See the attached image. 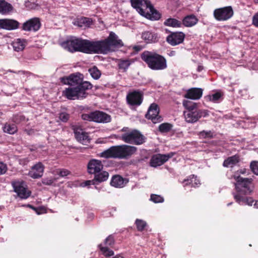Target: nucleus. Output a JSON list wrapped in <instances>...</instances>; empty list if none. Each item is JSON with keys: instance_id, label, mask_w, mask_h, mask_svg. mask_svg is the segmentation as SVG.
<instances>
[{"instance_id": "f257e3e1", "label": "nucleus", "mask_w": 258, "mask_h": 258, "mask_svg": "<svg viewBox=\"0 0 258 258\" xmlns=\"http://www.w3.org/2000/svg\"><path fill=\"white\" fill-rule=\"evenodd\" d=\"M122 41L113 32L102 41H90L76 37H71L60 43L64 49L71 52L81 51L87 53L107 54L123 46Z\"/></svg>"}, {"instance_id": "9d476101", "label": "nucleus", "mask_w": 258, "mask_h": 258, "mask_svg": "<svg viewBox=\"0 0 258 258\" xmlns=\"http://www.w3.org/2000/svg\"><path fill=\"white\" fill-rule=\"evenodd\" d=\"M14 191L22 199H27L31 195V192L28 189L26 183L23 181L17 180L12 182Z\"/></svg>"}, {"instance_id": "3c124183", "label": "nucleus", "mask_w": 258, "mask_h": 258, "mask_svg": "<svg viewBox=\"0 0 258 258\" xmlns=\"http://www.w3.org/2000/svg\"><path fill=\"white\" fill-rule=\"evenodd\" d=\"M96 181L95 178L93 180H87L85 182V186H88V185H90L91 184H96Z\"/></svg>"}, {"instance_id": "a211bd4d", "label": "nucleus", "mask_w": 258, "mask_h": 258, "mask_svg": "<svg viewBox=\"0 0 258 258\" xmlns=\"http://www.w3.org/2000/svg\"><path fill=\"white\" fill-rule=\"evenodd\" d=\"M40 27V22L38 18L31 19L23 25V29L25 31H37Z\"/></svg>"}, {"instance_id": "ddd939ff", "label": "nucleus", "mask_w": 258, "mask_h": 258, "mask_svg": "<svg viewBox=\"0 0 258 258\" xmlns=\"http://www.w3.org/2000/svg\"><path fill=\"white\" fill-rule=\"evenodd\" d=\"M185 34L182 32H173L166 38L167 42L172 46L178 45L183 42Z\"/></svg>"}, {"instance_id": "603ef678", "label": "nucleus", "mask_w": 258, "mask_h": 258, "mask_svg": "<svg viewBox=\"0 0 258 258\" xmlns=\"http://www.w3.org/2000/svg\"><path fill=\"white\" fill-rule=\"evenodd\" d=\"M253 206L255 208L258 209V201L255 202L254 204H253Z\"/></svg>"}, {"instance_id": "b1692460", "label": "nucleus", "mask_w": 258, "mask_h": 258, "mask_svg": "<svg viewBox=\"0 0 258 258\" xmlns=\"http://www.w3.org/2000/svg\"><path fill=\"white\" fill-rule=\"evenodd\" d=\"M203 94V90L200 88H191L189 89L185 94L184 97L193 100L200 99Z\"/></svg>"}, {"instance_id": "473e14b6", "label": "nucleus", "mask_w": 258, "mask_h": 258, "mask_svg": "<svg viewBox=\"0 0 258 258\" xmlns=\"http://www.w3.org/2000/svg\"><path fill=\"white\" fill-rule=\"evenodd\" d=\"M108 173L106 171H100L95 174V179L96 182H101L106 181L108 178Z\"/></svg>"}, {"instance_id": "72a5a7b5", "label": "nucleus", "mask_w": 258, "mask_h": 258, "mask_svg": "<svg viewBox=\"0 0 258 258\" xmlns=\"http://www.w3.org/2000/svg\"><path fill=\"white\" fill-rule=\"evenodd\" d=\"M3 131L5 133L14 134L17 131V127L14 124L6 123L3 127Z\"/></svg>"}, {"instance_id": "7c9ffc66", "label": "nucleus", "mask_w": 258, "mask_h": 258, "mask_svg": "<svg viewBox=\"0 0 258 258\" xmlns=\"http://www.w3.org/2000/svg\"><path fill=\"white\" fill-rule=\"evenodd\" d=\"M164 24L165 26L173 28H180L182 26V23L174 18H168L165 21Z\"/></svg>"}, {"instance_id": "a18cd8bd", "label": "nucleus", "mask_w": 258, "mask_h": 258, "mask_svg": "<svg viewBox=\"0 0 258 258\" xmlns=\"http://www.w3.org/2000/svg\"><path fill=\"white\" fill-rule=\"evenodd\" d=\"M57 172L62 177L66 176L70 173V171L67 169H59Z\"/></svg>"}, {"instance_id": "a19ab883", "label": "nucleus", "mask_w": 258, "mask_h": 258, "mask_svg": "<svg viewBox=\"0 0 258 258\" xmlns=\"http://www.w3.org/2000/svg\"><path fill=\"white\" fill-rule=\"evenodd\" d=\"M199 135L201 138H211L213 134L211 131H203L199 133Z\"/></svg>"}, {"instance_id": "393cba45", "label": "nucleus", "mask_w": 258, "mask_h": 258, "mask_svg": "<svg viewBox=\"0 0 258 258\" xmlns=\"http://www.w3.org/2000/svg\"><path fill=\"white\" fill-rule=\"evenodd\" d=\"M128 182V180L122 178L120 175L113 176L110 182V184L115 187L121 188L123 187Z\"/></svg>"}, {"instance_id": "2f4dec72", "label": "nucleus", "mask_w": 258, "mask_h": 258, "mask_svg": "<svg viewBox=\"0 0 258 258\" xmlns=\"http://www.w3.org/2000/svg\"><path fill=\"white\" fill-rule=\"evenodd\" d=\"M188 184L191 185V186L193 187H196L200 184V182L199 180L197 178V177H195V175H192L189 176L187 179H185L183 181L184 186Z\"/></svg>"}, {"instance_id": "20e7f679", "label": "nucleus", "mask_w": 258, "mask_h": 258, "mask_svg": "<svg viewBox=\"0 0 258 258\" xmlns=\"http://www.w3.org/2000/svg\"><path fill=\"white\" fill-rule=\"evenodd\" d=\"M141 58L153 70H163L167 68L165 58L156 52L145 51L141 54Z\"/></svg>"}, {"instance_id": "f704fd0d", "label": "nucleus", "mask_w": 258, "mask_h": 258, "mask_svg": "<svg viewBox=\"0 0 258 258\" xmlns=\"http://www.w3.org/2000/svg\"><path fill=\"white\" fill-rule=\"evenodd\" d=\"M183 105L186 109V110H197V105L196 103L189 101L184 100L183 101Z\"/></svg>"}, {"instance_id": "37998d69", "label": "nucleus", "mask_w": 258, "mask_h": 258, "mask_svg": "<svg viewBox=\"0 0 258 258\" xmlns=\"http://www.w3.org/2000/svg\"><path fill=\"white\" fill-rule=\"evenodd\" d=\"M250 168L254 174L258 175V161H252L250 163Z\"/></svg>"}, {"instance_id": "f3484780", "label": "nucleus", "mask_w": 258, "mask_h": 258, "mask_svg": "<svg viewBox=\"0 0 258 258\" xmlns=\"http://www.w3.org/2000/svg\"><path fill=\"white\" fill-rule=\"evenodd\" d=\"M19 23L16 20L9 19H0V29L12 30L19 27Z\"/></svg>"}, {"instance_id": "dca6fc26", "label": "nucleus", "mask_w": 258, "mask_h": 258, "mask_svg": "<svg viewBox=\"0 0 258 258\" xmlns=\"http://www.w3.org/2000/svg\"><path fill=\"white\" fill-rule=\"evenodd\" d=\"M73 130L75 137L78 142L84 145L90 142V139L88 134L83 131L81 128L77 126H74Z\"/></svg>"}, {"instance_id": "7ed1b4c3", "label": "nucleus", "mask_w": 258, "mask_h": 258, "mask_svg": "<svg viewBox=\"0 0 258 258\" xmlns=\"http://www.w3.org/2000/svg\"><path fill=\"white\" fill-rule=\"evenodd\" d=\"M132 7L141 15L147 19L157 20L160 14L155 10L148 0H131Z\"/></svg>"}, {"instance_id": "f8f14e48", "label": "nucleus", "mask_w": 258, "mask_h": 258, "mask_svg": "<svg viewBox=\"0 0 258 258\" xmlns=\"http://www.w3.org/2000/svg\"><path fill=\"white\" fill-rule=\"evenodd\" d=\"M174 155L173 153L167 154H158L153 156L150 161V165L152 167H157L162 165Z\"/></svg>"}, {"instance_id": "4468645a", "label": "nucleus", "mask_w": 258, "mask_h": 258, "mask_svg": "<svg viewBox=\"0 0 258 258\" xmlns=\"http://www.w3.org/2000/svg\"><path fill=\"white\" fill-rule=\"evenodd\" d=\"M61 82L64 84L69 85L70 86L76 87L82 84V75L81 74H73L68 77L61 79Z\"/></svg>"}, {"instance_id": "412c9836", "label": "nucleus", "mask_w": 258, "mask_h": 258, "mask_svg": "<svg viewBox=\"0 0 258 258\" xmlns=\"http://www.w3.org/2000/svg\"><path fill=\"white\" fill-rule=\"evenodd\" d=\"M114 243V238L110 235L106 238L105 241V246H103L102 244L99 245L100 251L102 254L105 256H110L113 255V251L109 249L107 246L111 245Z\"/></svg>"}, {"instance_id": "c9c22d12", "label": "nucleus", "mask_w": 258, "mask_h": 258, "mask_svg": "<svg viewBox=\"0 0 258 258\" xmlns=\"http://www.w3.org/2000/svg\"><path fill=\"white\" fill-rule=\"evenodd\" d=\"M88 71L91 77L95 80L98 79L101 76L100 71L95 66L89 69Z\"/></svg>"}, {"instance_id": "2eb2a0df", "label": "nucleus", "mask_w": 258, "mask_h": 258, "mask_svg": "<svg viewBox=\"0 0 258 258\" xmlns=\"http://www.w3.org/2000/svg\"><path fill=\"white\" fill-rule=\"evenodd\" d=\"M159 109L157 104H152L148 111L146 116L147 118L152 120L153 123H155L161 121V118L158 116Z\"/></svg>"}, {"instance_id": "79ce46f5", "label": "nucleus", "mask_w": 258, "mask_h": 258, "mask_svg": "<svg viewBox=\"0 0 258 258\" xmlns=\"http://www.w3.org/2000/svg\"><path fill=\"white\" fill-rule=\"evenodd\" d=\"M150 200L155 203H162L164 201V199L162 197L157 195H152Z\"/></svg>"}, {"instance_id": "de8ad7c7", "label": "nucleus", "mask_w": 258, "mask_h": 258, "mask_svg": "<svg viewBox=\"0 0 258 258\" xmlns=\"http://www.w3.org/2000/svg\"><path fill=\"white\" fill-rule=\"evenodd\" d=\"M26 206L35 210L38 215H40V214L45 213V210L43 208H40L39 209H36L35 208H34L32 206H31L30 205H27Z\"/></svg>"}, {"instance_id": "58836bf2", "label": "nucleus", "mask_w": 258, "mask_h": 258, "mask_svg": "<svg viewBox=\"0 0 258 258\" xmlns=\"http://www.w3.org/2000/svg\"><path fill=\"white\" fill-rule=\"evenodd\" d=\"M172 125L168 123H163L159 126V130L162 133H167L172 128Z\"/></svg>"}, {"instance_id": "4be33fe9", "label": "nucleus", "mask_w": 258, "mask_h": 258, "mask_svg": "<svg viewBox=\"0 0 258 258\" xmlns=\"http://www.w3.org/2000/svg\"><path fill=\"white\" fill-rule=\"evenodd\" d=\"M102 168L101 162L98 160H91L88 164V171L90 174H96L100 172Z\"/></svg>"}, {"instance_id": "39448f33", "label": "nucleus", "mask_w": 258, "mask_h": 258, "mask_svg": "<svg viewBox=\"0 0 258 258\" xmlns=\"http://www.w3.org/2000/svg\"><path fill=\"white\" fill-rule=\"evenodd\" d=\"M137 148L128 145L112 146L100 154L104 158H117L123 159L131 156L136 153Z\"/></svg>"}, {"instance_id": "c756f323", "label": "nucleus", "mask_w": 258, "mask_h": 258, "mask_svg": "<svg viewBox=\"0 0 258 258\" xmlns=\"http://www.w3.org/2000/svg\"><path fill=\"white\" fill-rule=\"evenodd\" d=\"M239 161V157L237 155L228 158L223 162V166L226 167H232L236 165Z\"/></svg>"}, {"instance_id": "9b49d317", "label": "nucleus", "mask_w": 258, "mask_h": 258, "mask_svg": "<svg viewBox=\"0 0 258 258\" xmlns=\"http://www.w3.org/2000/svg\"><path fill=\"white\" fill-rule=\"evenodd\" d=\"M185 121L188 123H195L202 116H205L207 112L205 110H185L183 112Z\"/></svg>"}, {"instance_id": "5fc2aeb1", "label": "nucleus", "mask_w": 258, "mask_h": 258, "mask_svg": "<svg viewBox=\"0 0 258 258\" xmlns=\"http://www.w3.org/2000/svg\"><path fill=\"white\" fill-rule=\"evenodd\" d=\"M203 67H202V66H199V67H198V71L199 72H200V71H201L203 70Z\"/></svg>"}, {"instance_id": "09e8293b", "label": "nucleus", "mask_w": 258, "mask_h": 258, "mask_svg": "<svg viewBox=\"0 0 258 258\" xmlns=\"http://www.w3.org/2000/svg\"><path fill=\"white\" fill-rule=\"evenodd\" d=\"M252 24L258 28V12L255 14L253 16Z\"/></svg>"}, {"instance_id": "4c0bfd02", "label": "nucleus", "mask_w": 258, "mask_h": 258, "mask_svg": "<svg viewBox=\"0 0 258 258\" xmlns=\"http://www.w3.org/2000/svg\"><path fill=\"white\" fill-rule=\"evenodd\" d=\"M222 97V94L220 92H216L212 95H209L206 96V98L207 100L213 102H217Z\"/></svg>"}, {"instance_id": "6e6552de", "label": "nucleus", "mask_w": 258, "mask_h": 258, "mask_svg": "<svg viewBox=\"0 0 258 258\" xmlns=\"http://www.w3.org/2000/svg\"><path fill=\"white\" fill-rule=\"evenodd\" d=\"M82 118L84 120L94 121L98 123H108L110 122L111 118L108 114L102 111H96L90 113L82 115Z\"/></svg>"}, {"instance_id": "1a4fd4ad", "label": "nucleus", "mask_w": 258, "mask_h": 258, "mask_svg": "<svg viewBox=\"0 0 258 258\" xmlns=\"http://www.w3.org/2000/svg\"><path fill=\"white\" fill-rule=\"evenodd\" d=\"M234 11L231 6H227L215 9L213 15L216 20L219 21H225L231 18Z\"/></svg>"}, {"instance_id": "49530a36", "label": "nucleus", "mask_w": 258, "mask_h": 258, "mask_svg": "<svg viewBox=\"0 0 258 258\" xmlns=\"http://www.w3.org/2000/svg\"><path fill=\"white\" fill-rule=\"evenodd\" d=\"M59 118L61 121L66 122L68 120L69 115L68 114L63 112L60 113Z\"/></svg>"}, {"instance_id": "bb28decb", "label": "nucleus", "mask_w": 258, "mask_h": 258, "mask_svg": "<svg viewBox=\"0 0 258 258\" xmlns=\"http://www.w3.org/2000/svg\"><path fill=\"white\" fill-rule=\"evenodd\" d=\"M198 21V19L195 15H190L183 18L182 25L187 27H191L197 24Z\"/></svg>"}, {"instance_id": "864d4df0", "label": "nucleus", "mask_w": 258, "mask_h": 258, "mask_svg": "<svg viewBox=\"0 0 258 258\" xmlns=\"http://www.w3.org/2000/svg\"><path fill=\"white\" fill-rule=\"evenodd\" d=\"M175 54V52L174 51H171L170 53H169V55L170 56H173L174 55V54Z\"/></svg>"}, {"instance_id": "a878e982", "label": "nucleus", "mask_w": 258, "mask_h": 258, "mask_svg": "<svg viewBox=\"0 0 258 258\" xmlns=\"http://www.w3.org/2000/svg\"><path fill=\"white\" fill-rule=\"evenodd\" d=\"M74 24L80 27L86 28L90 27L92 25V21L90 18L82 17L77 19Z\"/></svg>"}, {"instance_id": "ea45409f", "label": "nucleus", "mask_w": 258, "mask_h": 258, "mask_svg": "<svg viewBox=\"0 0 258 258\" xmlns=\"http://www.w3.org/2000/svg\"><path fill=\"white\" fill-rule=\"evenodd\" d=\"M136 224L138 230L139 231H142L146 227L147 223L145 221L142 220L137 219L136 221Z\"/></svg>"}, {"instance_id": "4d7b16f0", "label": "nucleus", "mask_w": 258, "mask_h": 258, "mask_svg": "<svg viewBox=\"0 0 258 258\" xmlns=\"http://www.w3.org/2000/svg\"><path fill=\"white\" fill-rule=\"evenodd\" d=\"M254 2L256 3H258V0H254Z\"/></svg>"}, {"instance_id": "5701e85b", "label": "nucleus", "mask_w": 258, "mask_h": 258, "mask_svg": "<svg viewBox=\"0 0 258 258\" xmlns=\"http://www.w3.org/2000/svg\"><path fill=\"white\" fill-rule=\"evenodd\" d=\"M142 38L147 43H154L159 40L157 33L151 31H145L142 33Z\"/></svg>"}, {"instance_id": "6ab92c4d", "label": "nucleus", "mask_w": 258, "mask_h": 258, "mask_svg": "<svg viewBox=\"0 0 258 258\" xmlns=\"http://www.w3.org/2000/svg\"><path fill=\"white\" fill-rule=\"evenodd\" d=\"M142 94L139 91L129 93L126 97L128 104L132 105H140L142 102Z\"/></svg>"}, {"instance_id": "c85d7f7f", "label": "nucleus", "mask_w": 258, "mask_h": 258, "mask_svg": "<svg viewBox=\"0 0 258 258\" xmlns=\"http://www.w3.org/2000/svg\"><path fill=\"white\" fill-rule=\"evenodd\" d=\"M12 5L5 0H0V14L6 15L12 11Z\"/></svg>"}, {"instance_id": "e433bc0d", "label": "nucleus", "mask_w": 258, "mask_h": 258, "mask_svg": "<svg viewBox=\"0 0 258 258\" xmlns=\"http://www.w3.org/2000/svg\"><path fill=\"white\" fill-rule=\"evenodd\" d=\"M132 62L133 61L130 59H120L118 62L119 69L125 71Z\"/></svg>"}, {"instance_id": "8fccbe9b", "label": "nucleus", "mask_w": 258, "mask_h": 258, "mask_svg": "<svg viewBox=\"0 0 258 258\" xmlns=\"http://www.w3.org/2000/svg\"><path fill=\"white\" fill-rule=\"evenodd\" d=\"M53 182V180L51 178H44L42 180L43 183L46 185H50Z\"/></svg>"}, {"instance_id": "0eeeda50", "label": "nucleus", "mask_w": 258, "mask_h": 258, "mask_svg": "<svg viewBox=\"0 0 258 258\" xmlns=\"http://www.w3.org/2000/svg\"><path fill=\"white\" fill-rule=\"evenodd\" d=\"M119 133V138L125 143L141 145L145 142L143 135L137 130L123 127Z\"/></svg>"}, {"instance_id": "c03bdc74", "label": "nucleus", "mask_w": 258, "mask_h": 258, "mask_svg": "<svg viewBox=\"0 0 258 258\" xmlns=\"http://www.w3.org/2000/svg\"><path fill=\"white\" fill-rule=\"evenodd\" d=\"M7 170V165L3 162L0 161V175L5 174Z\"/></svg>"}, {"instance_id": "423d86ee", "label": "nucleus", "mask_w": 258, "mask_h": 258, "mask_svg": "<svg viewBox=\"0 0 258 258\" xmlns=\"http://www.w3.org/2000/svg\"><path fill=\"white\" fill-rule=\"evenodd\" d=\"M92 85L88 82H83L82 84L74 87L69 86L63 91V95L68 99L75 100L85 98L86 91L92 88Z\"/></svg>"}, {"instance_id": "aec40b11", "label": "nucleus", "mask_w": 258, "mask_h": 258, "mask_svg": "<svg viewBox=\"0 0 258 258\" xmlns=\"http://www.w3.org/2000/svg\"><path fill=\"white\" fill-rule=\"evenodd\" d=\"M44 169V165L41 162H38L31 167L28 175L34 179L40 178L43 175Z\"/></svg>"}, {"instance_id": "cd10ccee", "label": "nucleus", "mask_w": 258, "mask_h": 258, "mask_svg": "<svg viewBox=\"0 0 258 258\" xmlns=\"http://www.w3.org/2000/svg\"><path fill=\"white\" fill-rule=\"evenodd\" d=\"M26 44L27 42L25 39L18 38L13 41L12 45L15 51L19 52L24 49Z\"/></svg>"}, {"instance_id": "f03ea898", "label": "nucleus", "mask_w": 258, "mask_h": 258, "mask_svg": "<svg viewBox=\"0 0 258 258\" xmlns=\"http://www.w3.org/2000/svg\"><path fill=\"white\" fill-rule=\"evenodd\" d=\"M245 169L237 171L232 176L235 180V183L236 192L233 194L235 201L240 205H247L252 206L254 202L252 198L247 197L246 196L251 194L254 189L252 180L248 178H243L239 175V173L244 174Z\"/></svg>"}, {"instance_id": "6e6d98bb", "label": "nucleus", "mask_w": 258, "mask_h": 258, "mask_svg": "<svg viewBox=\"0 0 258 258\" xmlns=\"http://www.w3.org/2000/svg\"><path fill=\"white\" fill-rule=\"evenodd\" d=\"M112 258H123V257L120 255H117L113 257Z\"/></svg>"}]
</instances>
